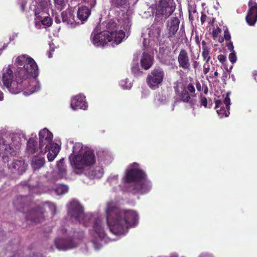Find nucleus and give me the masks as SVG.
<instances>
[{
    "label": "nucleus",
    "mask_w": 257,
    "mask_h": 257,
    "mask_svg": "<svg viewBox=\"0 0 257 257\" xmlns=\"http://www.w3.org/2000/svg\"><path fill=\"white\" fill-rule=\"evenodd\" d=\"M164 76L165 73L163 68L160 67H156L147 77L146 81L148 85L153 90L158 88L163 81Z\"/></svg>",
    "instance_id": "11"
},
{
    "label": "nucleus",
    "mask_w": 257,
    "mask_h": 257,
    "mask_svg": "<svg viewBox=\"0 0 257 257\" xmlns=\"http://www.w3.org/2000/svg\"><path fill=\"white\" fill-rule=\"evenodd\" d=\"M60 147L56 143H51V144L49 146L47 151H50L53 153L54 155L57 156L59 151Z\"/></svg>",
    "instance_id": "34"
},
{
    "label": "nucleus",
    "mask_w": 257,
    "mask_h": 257,
    "mask_svg": "<svg viewBox=\"0 0 257 257\" xmlns=\"http://www.w3.org/2000/svg\"><path fill=\"white\" fill-rule=\"evenodd\" d=\"M44 158L35 156L33 158L32 165L34 169H38L42 167L44 165Z\"/></svg>",
    "instance_id": "28"
},
{
    "label": "nucleus",
    "mask_w": 257,
    "mask_h": 257,
    "mask_svg": "<svg viewBox=\"0 0 257 257\" xmlns=\"http://www.w3.org/2000/svg\"><path fill=\"white\" fill-rule=\"evenodd\" d=\"M208 92V89L207 86H205L204 89V93L205 94H207Z\"/></svg>",
    "instance_id": "58"
},
{
    "label": "nucleus",
    "mask_w": 257,
    "mask_h": 257,
    "mask_svg": "<svg viewBox=\"0 0 257 257\" xmlns=\"http://www.w3.org/2000/svg\"><path fill=\"white\" fill-rule=\"evenodd\" d=\"M196 87L197 90L198 91H201L202 90V87L200 83L198 81H197L196 83Z\"/></svg>",
    "instance_id": "54"
},
{
    "label": "nucleus",
    "mask_w": 257,
    "mask_h": 257,
    "mask_svg": "<svg viewBox=\"0 0 257 257\" xmlns=\"http://www.w3.org/2000/svg\"><path fill=\"white\" fill-rule=\"evenodd\" d=\"M177 61L179 67L184 70L190 71L191 61L188 51L185 49H181L178 56Z\"/></svg>",
    "instance_id": "14"
},
{
    "label": "nucleus",
    "mask_w": 257,
    "mask_h": 257,
    "mask_svg": "<svg viewBox=\"0 0 257 257\" xmlns=\"http://www.w3.org/2000/svg\"><path fill=\"white\" fill-rule=\"evenodd\" d=\"M67 186L63 184H58L55 189V192L58 195L65 194L68 192Z\"/></svg>",
    "instance_id": "31"
},
{
    "label": "nucleus",
    "mask_w": 257,
    "mask_h": 257,
    "mask_svg": "<svg viewBox=\"0 0 257 257\" xmlns=\"http://www.w3.org/2000/svg\"><path fill=\"white\" fill-rule=\"evenodd\" d=\"M224 38L226 41H229L231 39V36L228 30H226L224 32Z\"/></svg>",
    "instance_id": "47"
},
{
    "label": "nucleus",
    "mask_w": 257,
    "mask_h": 257,
    "mask_svg": "<svg viewBox=\"0 0 257 257\" xmlns=\"http://www.w3.org/2000/svg\"><path fill=\"white\" fill-rule=\"evenodd\" d=\"M61 17L62 22L68 25L73 26L79 23V22H77V20L75 19L74 12L70 10L63 11L61 13Z\"/></svg>",
    "instance_id": "20"
},
{
    "label": "nucleus",
    "mask_w": 257,
    "mask_h": 257,
    "mask_svg": "<svg viewBox=\"0 0 257 257\" xmlns=\"http://www.w3.org/2000/svg\"><path fill=\"white\" fill-rule=\"evenodd\" d=\"M199 65V62L197 61H193L192 66L193 68L196 70Z\"/></svg>",
    "instance_id": "55"
},
{
    "label": "nucleus",
    "mask_w": 257,
    "mask_h": 257,
    "mask_svg": "<svg viewBox=\"0 0 257 257\" xmlns=\"http://www.w3.org/2000/svg\"><path fill=\"white\" fill-rule=\"evenodd\" d=\"M200 103L201 106H203L205 108L207 107V99L205 96L202 95L200 96Z\"/></svg>",
    "instance_id": "42"
},
{
    "label": "nucleus",
    "mask_w": 257,
    "mask_h": 257,
    "mask_svg": "<svg viewBox=\"0 0 257 257\" xmlns=\"http://www.w3.org/2000/svg\"><path fill=\"white\" fill-rule=\"evenodd\" d=\"M195 41H196V43L198 44V45H199L200 44V41H199V37L198 36H196L195 37Z\"/></svg>",
    "instance_id": "59"
},
{
    "label": "nucleus",
    "mask_w": 257,
    "mask_h": 257,
    "mask_svg": "<svg viewBox=\"0 0 257 257\" xmlns=\"http://www.w3.org/2000/svg\"><path fill=\"white\" fill-rule=\"evenodd\" d=\"M253 76L254 77V79L257 78V73L254 74Z\"/></svg>",
    "instance_id": "63"
},
{
    "label": "nucleus",
    "mask_w": 257,
    "mask_h": 257,
    "mask_svg": "<svg viewBox=\"0 0 257 257\" xmlns=\"http://www.w3.org/2000/svg\"><path fill=\"white\" fill-rule=\"evenodd\" d=\"M229 61L233 64L236 61V56L235 55V52L233 51L230 53L229 55Z\"/></svg>",
    "instance_id": "44"
},
{
    "label": "nucleus",
    "mask_w": 257,
    "mask_h": 257,
    "mask_svg": "<svg viewBox=\"0 0 257 257\" xmlns=\"http://www.w3.org/2000/svg\"><path fill=\"white\" fill-rule=\"evenodd\" d=\"M37 139L30 138L27 142L26 152L29 155H33L36 152L37 149Z\"/></svg>",
    "instance_id": "26"
},
{
    "label": "nucleus",
    "mask_w": 257,
    "mask_h": 257,
    "mask_svg": "<svg viewBox=\"0 0 257 257\" xmlns=\"http://www.w3.org/2000/svg\"><path fill=\"white\" fill-rule=\"evenodd\" d=\"M229 75V73L228 72H225L224 71L223 74H222V80L223 82H225L226 80L227 79V77H228V76Z\"/></svg>",
    "instance_id": "50"
},
{
    "label": "nucleus",
    "mask_w": 257,
    "mask_h": 257,
    "mask_svg": "<svg viewBox=\"0 0 257 257\" xmlns=\"http://www.w3.org/2000/svg\"><path fill=\"white\" fill-rule=\"evenodd\" d=\"M125 36V32L121 30L114 32L103 31L97 34L93 32L91 35V42L96 47H104L108 43H110L111 46H114V45L120 44Z\"/></svg>",
    "instance_id": "2"
},
{
    "label": "nucleus",
    "mask_w": 257,
    "mask_h": 257,
    "mask_svg": "<svg viewBox=\"0 0 257 257\" xmlns=\"http://www.w3.org/2000/svg\"><path fill=\"white\" fill-rule=\"evenodd\" d=\"M57 156L54 155L53 153L49 151V153L47 155V158L49 161L51 162L53 161Z\"/></svg>",
    "instance_id": "48"
},
{
    "label": "nucleus",
    "mask_w": 257,
    "mask_h": 257,
    "mask_svg": "<svg viewBox=\"0 0 257 257\" xmlns=\"http://www.w3.org/2000/svg\"><path fill=\"white\" fill-rule=\"evenodd\" d=\"M110 7L112 9H126L129 5L128 0H109Z\"/></svg>",
    "instance_id": "27"
},
{
    "label": "nucleus",
    "mask_w": 257,
    "mask_h": 257,
    "mask_svg": "<svg viewBox=\"0 0 257 257\" xmlns=\"http://www.w3.org/2000/svg\"><path fill=\"white\" fill-rule=\"evenodd\" d=\"M4 149V154L2 159L5 163H7L9 168H12L19 172H22L26 169V165L23 160H16L14 158L16 152L9 145L7 144L3 138H0V151Z\"/></svg>",
    "instance_id": "5"
},
{
    "label": "nucleus",
    "mask_w": 257,
    "mask_h": 257,
    "mask_svg": "<svg viewBox=\"0 0 257 257\" xmlns=\"http://www.w3.org/2000/svg\"><path fill=\"white\" fill-rule=\"evenodd\" d=\"M38 5L43 9H48L51 5L50 0H38Z\"/></svg>",
    "instance_id": "37"
},
{
    "label": "nucleus",
    "mask_w": 257,
    "mask_h": 257,
    "mask_svg": "<svg viewBox=\"0 0 257 257\" xmlns=\"http://www.w3.org/2000/svg\"><path fill=\"white\" fill-rule=\"evenodd\" d=\"M57 166L58 169L61 174H63L65 173L66 169L65 167L64 159L63 158L61 159L57 162Z\"/></svg>",
    "instance_id": "36"
},
{
    "label": "nucleus",
    "mask_w": 257,
    "mask_h": 257,
    "mask_svg": "<svg viewBox=\"0 0 257 257\" xmlns=\"http://www.w3.org/2000/svg\"><path fill=\"white\" fill-rule=\"evenodd\" d=\"M226 46L227 47V49L231 51V52H233L234 51H233V43L231 41H230L227 45H226Z\"/></svg>",
    "instance_id": "51"
},
{
    "label": "nucleus",
    "mask_w": 257,
    "mask_h": 257,
    "mask_svg": "<svg viewBox=\"0 0 257 257\" xmlns=\"http://www.w3.org/2000/svg\"><path fill=\"white\" fill-rule=\"evenodd\" d=\"M44 205L47 206L50 208V209L52 211L53 213H54L55 212L56 208V206L54 203L50 202H46Z\"/></svg>",
    "instance_id": "43"
},
{
    "label": "nucleus",
    "mask_w": 257,
    "mask_h": 257,
    "mask_svg": "<svg viewBox=\"0 0 257 257\" xmlns=\"http://www.w3.org/2000/svg\"><path fill=\"white\" fill-rule=\"evenodd\" d=\"M223 104H224L226 106V108L227 109L230 110V99L229 98V95L227 94L226 95L225 97L224 98Z\"/></svg>",
    "instance_id": "41"
},
{
    "label": "nucleus",
    "mask_w": 257,
    "mask_h": 257,
    "mask_svg": "<svg viewBox=\"0 0 257 257\" xmlns=\"http://www.w3.org/2000/svg\"><path fill=\"white\" fill-rule=\"evenodd\" d=\"M98 172H99V174L100 175V176H101L102 174H103V171H102V169H99L98 170Z\"/></svg>",
    "instance_id": "61"
},
{
    "label": "nucleus",
    "mask_w": 257,
    "mask_h": 257,
    "mask_svg": "<svg viewBox=\"0 0 257 257\" xmlns=\"http://www.w3.org/2000/svg\"><path fill=\"white\" fill-rule=\"evenodd\" d=\"M68 214L71 218H74L84 226L89 225L90 216L85 214L83 207L75 200L71 201L68 206Z\"/></svg>",
    "instance_id": "7"
},
{
    "label": "nucleus",
    "mask_w": 257,
    "mask_h": 257,
    "mask_svg": "<svg viewBox=\"0 0 257 257\" xmlns=\"http://www.w3.org/2000/svg\"><path fill=\"white\" fill-rule=\"evenodd\" d=\"M210 70V67L208 63H205L203 65V73L204 74H207Z\"/></svg>",
    "instance_id": "49"
},
{
    "label": "nucleus",
    "mask_w": 257,
    "mask_h": 257,
    "mask_svg": "<svg viewBox=\"0 0 257 257\" xmlns=\"http://www.w3.org/2000/svg\"><path fill=\"white\" fill-rule=\"evenodd\" d=\"M132 72L135 76H140L143 74V71L140 70L138 63H134L132 67Z\"/></svg>",
    "instance_id": "33"
},
{
    "label": "nucleus",
    "mask_w": 257,
    "mask_h": 257,
    "mask_svg": "<svg viewBox=\"0 0 257 257\" xmlns=\"http://www.w3.org/2000/svg\"><path fill=\"white\" fill-rule=\"evenodd\" d=\"M220 32V29L218 28L217 29H214L212 31V36L213 38H216L218 36V33Z\"/></svg>",
    "instance_id": "52"
},
{
    "label": "nucleus",
    "mask_w": 257,
    "mask_h": 257,
    "mask_svg": "<svg viewBox=\"0 0 257 257\" xmlns=\"http://www.w3.org/2000/svg\"><path fill=\"white\" fill-rule=\"evenodd\" d=\"M85 148H83V145L81 143H76L73 147L72 153L70 155L75 156L81 155L82 152L84 151Z\"/></svg>",
    "instance_id": "29"
},
{
    "label": "nucleus",
    "mask_w": 257,
    "mask_h": 257,
    "mask_svg": "<svg viewBox=\"0 0 257 257\" xmlns=\"http://www.w3.org/2000/svg\"><path fill=\"white\" fill-rule=\"evenodd\" d=\"M152 187L151 182L147 179V177L142 181L135 184L134 188V192H139L143 194L149 192Z\"/></svg>",
    "instance_id": "19"
},
{
    "label": "nucleus",
    "mask_w": 257,
    "mask_h": 257,
    "mask_svg": "<svg viewBox=\"0 0 257 257\" xmlns=\"http://www.w3.org/2000/svg\"><path fill=\"white\" fill-rule=\"evenodd\" d=\"M210 49V48L207 49L204 48L202 49V56L204 61L206 62V63H208L211 59V57L209 55Z\"/></svg>",
    "instance_id": "35"
},
{
    "label": "nucleus",
    "mask_w": 257,
    "mask_h": 257,
    "mask_svg": "<svg viewBox=\"0 0 257 257\" xmlns=\"http://www.w3.org/2000/svg\"><path fill=\"white\" fill-rule=\"evenodd\" d=\"M47 9H43L38 5L35 7L34 11L35 16H36V19L40 20V19L42 18V15H44L46 13L45 11Z\"/></svg>",
    "instance_id": "32"
},
{
    "label": "nucleus",
    "mask_w": 257,
    "mask_h": 257,
    "mask_svg": "<svg viewBox=\"0 0 257 257\" xmlns=\"http://www.w3.org/2000/svg\"><path fill=\"white\" fill-rule=\"evenodd\" d=\"M56 247L58 249L67 250L77 246V244L71 238H57L55 241Z\"/></svg>",
    "instance_id": "18"
},
{
    "label": "nucleus",
    "mask_w": 257,
    "mask_h": 257,
    "mask_svg": "<svg viewBox=\"0 0 257 257\" xmlns=\"http://www.w3.org/2000/svg\"><path fill=\"white\" fill-rule=\"evenodd\" d=\"M217 59L220 63L223 64L226 60V57L225 55L222 54H219L217 56Z\"/></svg>",
    "instance_id": "46"
},
{
    "label": "nucleus",
    "mask_w": 257,
    "mask_h": 257,
    "mask_svg": "<svg viewBox=\"0 0 257 257\" xmlns=\"http://www.w3.org/2000/svg\"><path fill=\"white\" fill-rule=\"evenodd\" d=\"M196 102H197V101L196 100H193V99L191 100L190 99L188 103H189L191 107L194 108V105H196Z\"/></svg>",
    "instance_id": "56"
},
{
    "label": "nucleus",
    "mask_w": 257,
    "mask_h": 257,
    "mask_svg": "<svg viewBox=\"0 0 257 257\" xmlns=\"http://www.w3.org/2000/svg\"><path fill=\"white\" fill-rule=\"evenodd\" d=\"M55 5L57 7L58 9H62L65 6L64 0H54Z\"/></svg>",
    "instance_id": "40"
},
{
    "label": "nucleus",
    "mask_w": 257,
    "mask_h": 257,
    "mask_svg": "<svg viewBox=\"0 0 257 257\" xmlns=\"http://www.w3.org/2000/svg\"><path fill=\"white\" fill-rule=\"evenodd\" d=\"M55 22L57 23V24H59L60 23V19L57 16H55Z\"/></svg>",
    "instance_id": "57"
},
{
    "label": "nucleus",
    "mask_w": 257,
    "mask_h": 257,
    "mask_svg": "<svg viewBox=\"0 0 257 257\" xmlns=\"http://www.w3.org/2000/svg\"><path fill=\"white\" fill-rule=\"evenodd\" d=\"M248 10L245 19L250 26H253L257 21V3L252 0L248 3Z\"/></svg>",
    "instance_id": "15"
},
{
    "label": "nucleus",
    "mask_w": 257,
    "mask_h": 257,
    "mask_svg": "<svg viewBox=\"0 0 257 257\" xmlns=\"http://www.w3.org/2000/svg\"><path fill=\"white\" fill-rule=\"evenodd\" d=\"M176 3L174 0H159L156 7L155 21L160 22L164 17L166 20L169 18L176 9Z\"/></svg>",
    "instance_id": "9"
},
{
    "label": "nucleus",
    "mask_w": 257,
    "mask_h": 257,
    "mask_svg": "<svg viewBox=\"0 0 257 257\" xmlns=\"http://www.w3.org/2000/svg\"><path fill=\"white\" fill-rule=\"evenodd\" d=\"M201 23L202 25H203L204 22L206 21H208L209 24H213L214 23V19L211 20V19L208 18L207 16L204 14H202L200 18Z\"/></svg>",
    "instance_id": "39"
},
{
    "label": "nucleus",
    "mask_w": 257,
    "mask_h": 257,
    "mask_svg": "<svg viewBox=\"0 0 257 257\" xmlns=\"http://www.w3.org/2000/svg\"><path fill=\"white\" fill-rule=\"evenodd\" d=\"M146 177L147 175L140 168L139 164L135 162L129 166L122 180L125 184L131 183H134L136 184L138 182L144 180Z\"/></svg>",
    "instance_id": "8"
},
{
    "label": "nucleus",
    "mask_w": 257,
    "mask_h": 257,
    "mask_svg": "<svg viewBox=\"0 0 257 257\" xmlns=\"http://www.w3.org/2000/svg\"><path fill=\"white\" fill-rule=\"evenodd\" d=\"M102 219L100 217H97L93 223V228L96 234L100 239L104 238L106 233L103 227L101 225Z\"/></svg>",
    "instance_id": "23"
},
{
    "label": "nucleus",
    "mask_w": 257,
    "mask_h": 257,
    "mask_svg": "<svg viewBox=\"0 0 257 257\" xmlns=\"http://www.w3.org/2000/svg\"><path fill=\"white\" fill-rule=\"evenodd\" d=\"M214 76L215 77H217L218 76V73L217 72V71H216L214 73Z\"/></svg>",
    "instance_id": "62"
},
{
    "label": "nucleus",
    "mask_w": 257,
    "mask_h": 257,
    "mask_svg": "<svg viewBox=\"0 0 257 257\" xmlns=\"http://www.w3.org/2000/svg\"><path fill=\"white\" fill-rule=\"evenodd\" d=\"M2 82L4 86L6 87L9 86L10 83L14 80L13 72L10 66L8 67L4 68L2 71Z\"/></svg>",
    "instance_id": "21"
},
{
    "label": "nucleus",
    "mask_w": 257,
    "mask_h": 257,
    "mask_svg": "<svg viewBox=\"0 0 257 257\" xmlns=\"http://www.w3.org/2000/svg\"><path fill=\"white\" fill-rule=\"evenodd\" d=\"M26 187H27V188H28L30 190H31V188H30V186H26Z\"/></svg>",
    "instance_id": "64"
},
{
    "label": "nucleus",
    "mask_w": 257,
    "mask_h": 257,
    "mask_svg": "<svg viewBox=\"0 0 257 257\" xmlns=\"http://www.w3.org/2000/svg\"><path fill=\"white\" fill-rule=\"evenodd\" d=\"M201 44H202V49H204V48H210L209 46V44L207 43L206 41H205L204 40H203L201 42Z\"/></svg>",
    "instance_id": "53"
},
{
    "label": "nucleus",
    "mask_w": 257,
    "mask_h": 257,
    "mask_svg": "<svg viewBox=\"0 0 257 257\" xmlns=\"http://www.w3.org/2000/svg\"><path fill=\"white\" fill-rule=\"evenodd\" d=\"M180 20L176 17H172L167 22L168 32L166 34V37L171 40L177 33L180 24Z\"/></svg>",
    "instance_id": "16"
},
{
    "label": "nucleus",
    "mask_w": 257,
    "mask_h": 257,
    "mask_svg": "<svg viewBox=\"0 0 257 257\" xmlns=\"http://www.w3.org/2000/svg\"><path fill=\"white\" fill-rule=\"evenodd\" d=\"M16 63L18 67L16 73L17 77H23V79H29L31 77L35 78L38 76V66L31 57L26 55L19 56L16 60Z\"/></svg>",
    "instance_id": "3"
},
{
    "label": "nucleus",
    "mask_w": 257,
    "mask_h": 257,
    "mask_svg": "<svg viewBox=\"0 0 257 257\" xmlns=\"http://www.w3.org/2000/svg\"><path fill=\"white\" fill-rule=\"evenodd\" d=\"M70 106L73 110L78 109L86 110L88 107L85 100V97L81 94L75 96L71 99Z\"/></svg>",
    "instance_id": "17"
},
{
    "label": "nucleus",
    "mask_w": 257,
    "mask_h": 257,
    "mask_svg": "<svg viewBox=\"0 0 257 257\" xmlns=\"http://www.w3.org/2000/svg\"><path fill=\"white\" fill-rule=\"evenodd\" d=\"M106 221L114 234H124L130 227H135L138 220L137 213L131 209H121L113 202L107 203L105 209Z\"/></svg>",
    "instance_id": "1"
},
{
    "label": "nucleus",
    "mask_w": 257,
    "mask_h": 257,
    "mask_svg": "<svg viewBox=\"0 0 257 257\" xmlns=\"http://www.w3.org/2000/svg\"><path fill=\"white\" fill-rule=\"evenodd\" d=\"M174 89L179 101L183 102H188L191 99V96H195V88L191 83L186 85L183 84L180 87L177 84L174 86Z\"/></svg>",
    "instance_id": "10"
},
{
    "label": "nucleus",
    "mask_w": 257,
    "mask_h": 257,
    "mask_svg": "<svg viewBox=\"0 0 257 257\" xmlns=\"http://www.w3.org/2000/svg\"><path fill=\"white\" fill-rule=\"evenodd\" d=\"M69 159L73 168L79 171H83L85 167L93 165L96 162L94 151L88 148H85L81 155H70Z\"/></svg>",
    "instance_id": "6"
},
{
    "label": "nucleus",
    "mask_w": 257,
    "mask_h": 257,
    "mask_svg": "<svg viewBox=\"0 0 257 257\" xmlns=\"http://www.w3.org/2000/svg\"><path fill=\"white\" fill-rule=\"evenodd\" d=\"M28 79H23V77H17L15 73V80L12 81L6 88L13 94H18L24 89H28L26 84V81Z\"/></svg>",
    "instance_id": "13"
},
{
    "label": "nucleus",
    "mask_w": 257,
    "mask_h": 257,
    "mask_svg": "<svg viewBox=\"0 0 257 257\" xmlns=\"http://www.w3.org/2000/svg\"><path fill=\"white\" fill-rule=\"evenodd\" d=\"M41 22L43 25L46 27H50L52 24V20L48 16H45L41 20Z\"/></svg>",
    "instance_id": "38"
},
{
    "label": "nucleus",
    "mask_w": 257,
    "mask_h": 257,
    "mask_svg": "<svg viewBox=\"0 0 257 257\" xmlns=\"http://www.w3.org/2000/svg\"><path fill=\"white\" fill-rule=\"evenodd\" d=\"M39 138L40 153L44 154L47 152L49 146L52 143L53 135L47 128H45L40 131Z\"/></svg>",
    "instance_id": "12"
},
{
    "label": "nucleus",
    "mask_w": 257,
    "mask_h": 257,
    "mask_svg": "<svg viewBox=\"0 0 257 257\" xmlns=\"http://www.w3.org/2000/svg\"><path fill=\"white\" fill-rule=\"evenodd\" d=\"M105 27L108 30L110 31V32L118 31L116 30L118 28V25L115 21L112 19L108 21L107 22H105ZM109 32H110V31Z\"/></svg>",
    "instance_id": "30"
},
{
    "label": "nucleus",
    "mask_w": 257,
    "mask_h": 257,
    "mask_svg": "<svg viewBox=\"0 0 257 257\" xmlns=\"http://www.w3.org/2000/svg\"><path fill=\"white\" fill-rule=\"evenodd\" d=\"M28 197L19 196L14 201L15 207L19 211L26 213V219L32 222L38 223L42 222L44 219V209L43 207H37L27 211L25 208H28L29 205L25 203Z\"/></svg>",
    "instance_id": "4"
},
{
    "label": "nucleus",
    "mask_w": 257,
    "mask_h": 257,
    "mask_svg": "<svg viewBox=\"0 0 257 257\" xmlns=\"http://www.w3.org/2000/svg\"><path fill=\"white\" fill-rule=\"evenodd\" d=\"M154 63V58L150 54L144 52L140 60L141 66L144 69H149Z\"/></svg>",
    "instance_id": "22"
},
{
    "label": "nucleus",
    "mask_w": 257,
    "mask_h": 257,
    "mask_svg": "<svg viewBox=\"0 0 257 257\" xmlns=\"http://www.w3.org/2000/svg\"><path fill=\"white\" fill-rule=\"evenodd\" d=\"M215 108L216 109L217 113L220 116V118L228 117L229 115L230 110L224 108L221 100L219 99H216L215 101Z\"/></svg>",
    "instance_id": "24"
},
{
    "label": "nucleus",
    "mask_w": 257,
    "mask_h": 257,
    "mask_svg": "<svg viewBox=\"0 0 257 257\" xmlns=\"http://www.w3.org/2000/svg\"><path fill=\"white\" fill-rule=\"evenodd\" d=\"M82 1L87 3L91 8L94 7L96 5V0H82Z\"/></svg>",
    "instance_id": "45"
},
{
    "label": "nucleus",
    "mask_w": 257,
    "mask_h": 257,
    "mask_svg": "<svg viewBox=\"0 0 257 257\" xmlns=\"http://www.w3.org/2000/svg\"><path fill=\"white\" fill-rule=\"evenodd\" d=\"M4 98V94L2 91L0 90V101L2 100Z\"/></svg>",
    "instance_id": "60"
},
{
    "label": "nucleus",
    "mask_w": 257,
    "mask_h": 257,
    "mask_svg": "<svg viewBox=\"0 0 257 257\" xmlns=\"http://www.w3.org/2000/svg\"><path fill=\"white\" fill-rule=\"evenodd\" d=\"M90 14V11L87 7H80L77 13V17L76 20H79L81 22L85 21L88 19Z\"/></svg>",
    "instance_id": "25"
}]
</instances>
